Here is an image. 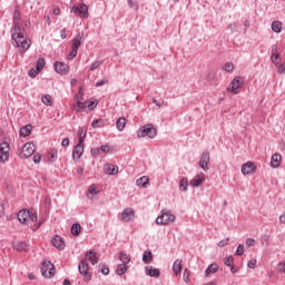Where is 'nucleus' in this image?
I'll use <instances>...</instances> for the list:
<instances>
[{
    "instance_id": "1",
    "label": "nucleus",
    "mask_w": 285,
    "mask_h": 285,
    "mask_svg": "<svg viewBox=\"0 0 285 285\" xmlns=\"http://www.w3.org/2000/svg\"><path fill=\"white\" fill-rule=\"evenodd\" d=\"M11 39L14 46L19 48L20 52H27L30 49V40L26 37V29L21 28V13L19 10H14L13 12Z\"/></svg>"
},
{
    "instance_id": "2",
    "label": "nucleus",
    "mask_w": 285,
    "mask_h": 285,
    "mask_svg": "<svg viewBox=\"0 0 285 285\" xmlns=\"http://www.w3.org/2000/svg\"><path fill=\"white\" fill-rule=\"evenodd\" d=\"M137 137L138 139H141L144 137H148L149 139H155V137H157V129L155 128V126H153V124H147L145 126H141L137 130Z\"/></svg>"
},
{
    "instance_id": "3",
    "label": "nucleus",
    "mask_w": 285,
    "mask_h": 285,
    "mask_svg": "<svg viewBox=\"0 0 285 285\" xmlns=\"http://www.w3.org/2000/svg\"><path fill=\"white\" fill-rule=\"evenodd\" d=\"M40 271L47 279L55 277V265L50 261H43Z\"/></svg>"
},
{
    "instance_id": "4",
    "label": "nucleus",
    "mask_w": 285,
    "mask_h": 285,
    "mask_svg": "<svg viewBox=\"0 0 285 285\" xmlns=\"http://www.w3.org/2000/svg\"><path fill=\"white\" fill-rule=\"evenodd\" d=\"M175 219H177L175 215L170 213H163L156 218V224H158V226H167L168 224H173Z\"/></svg>"
},
{
    "instance_id": "5",
    "label": "nucleus",
    "mask_w": 285,
    "mask_h": 285,
    "mask_svg": "<svg viewBox=\"0 0 285 285\" xmlns=\"http://www.w3.org/2000/svg\"><path fill=\"white\" fill-rule=\"evenodd\" d=\"M78 269L80 275H82L85 282H90L92 279V275L88 268V263L86 261H81L78 265Z\"/></svg>"
},
{
    "instance_id": "6",
    "label": "nucleus",
    "mask_w": 285,
    "mask_h": 285,
    "mask_svg": "<svg viewBox=\"0 0 285 285\" xmlns=\"http://www.w3.org/2000/svg\"><path fill=\"white\" fill-rule=\"evenodd\" d=\"M243 83L244 82H242V77L237 76L232 80L227 90L233 92V95H239V90H242Z\"/></svg>"
},
{
    "instance_id": "7",
    "label": "nucleus",
    "mask_w": 285,
    "mask_h": 285,
    "mask_svg": "<svg viewBox=\"0 0 285 285\" xmlns=\"http://www.w3.org/2000/svg\"><path fill=\"white\" fill-rule=\"evenodd\" d=\"M10 159V144L3 141L0 144V161L6 164Z\"/></svg>"
},
{
    "instance_id": "8",
    "label": "nucleus",
    "mask_w": 285,
    "mask_h": 285,
    "mask_svg": "<svg viewBox=\"0 0 285 285\" xmlns=\"http://www.w3.org/2000/svg\"><path fill=\"white\" fill-rule=\"evenodd\" d=\"M32 155H35V144L32 142L24 144L20 153V157L22 159H28V157H32Z\"/></svg>"
},
{
    "instance_id": "9",
    "label": "nucleus",
    "mask_w": 285,
    "mask_h": 285,
    "mask_svg": "<svg viewBox=\"0 0 285 285\" xmlns=\"http://www.w3.org/2000/svg\"><path fill=\"white\" fill-rule=\"evenodd\" d=\"M71 12L73 14H78L79 17H82L83 19H88V6L86 4H80V6H73L71 8Z\"/></svg>"
},
{
    "instance_id": "10",
    "label": "nucleus",
    "mask_w": 285,
    "mask_h": 285,
    "mask_svg": "<svg viewBox=\"0 0 285 285\" xmlns=\"http://www.w3.org/2000/svg\"><path fill=\"white\" fill-rule=\"evenodd\" d=\"M53 68L58 75H68L70 67L66 62L56 61Z\"/></svg>"
},
{
    "instance_id": "11",
    "label": "nucleus",
    "mask_w": 285,
    "mask_h": 285,
    "mask_svg": "<svg viewBox=\"0 0 285 285\" xmlns=\"http://www.w3.org/2000/svg\"><path fill=\"white\" fill-rule=\"evenodd\" d=\"M208 164H210V153L203 151L199 160V167L205 170V173L208 170Z\"/></svg>"
},
{
    "instance_id": "12",
    "label": "nucleus",
    "mask_w": 285,
    "mask_h": 285,
    "mask_svg": "<svg viewBox=\"0 0 285 285\" xmlns=\"http://www.w3.org/2000/svg\"><path fill=\"white\" fill-rule=\"evenodd\" d=\"M145 274L148 277H161V272L159 271V268L153 266H146Z\"/></svg>"
},
{
    "instance_id": "13",
    "label": "nucleus",
    "mask_w": 285,
    "mask_h": 285,
    "mask_svg": "<svg viewBox=\"0 0 285 285\" xmlns=\"http://www.w3.org/2000/svg\"><path fill=\"white\" fill-rule=\"evenodd\" d=\"M255 170H257V167H255V164H253V161H247L242 166L243 175H250V173H255Z\"/></svg>"
},
{
    "instance_id": "14",
    "label": "nucleus",
    "mask_w": 285,
    "mask_h": 285,
    "mask_svg": "<svg viewBox=\"0 0 285 285\" xmlns=\"http://www.w3.org/2000/svg\"><path fill=\"white\" fill-rule=\"evenodd\" d=\"M52 246H55V248H58V250H63L66 248V243L63 242V238H61V236L56 235L52 238Z\"/></svg>"
},
{
    "instance_id": "15",
    "label": "nucleus",
    "mask_w": 285,
    "mask_h": 285,
    "mask_svg": "<svg viewBox=\"0 0 285 285\" xmlns=\"http://www.w3.org/2000/svg\"><path fill=\"white\" fill-rule=\"evenodd\" d=\"M104 173H106V175H117V173H119V167L110 163H107L104 166Z\"/></svg>"
},
{
    "instance_id": "16",
    "label": "nucleus",
    "mask_w": 285,
    "mask_h": 285,
    "mask_svg": "<svg viewBox=\"0 0 285 285\" xmlns=\"http://www.w3.org/2000/svg\"><path fill=\"white\" fill-rule=\"evenodd\" d=\"M81 43H83V33H78L77 37L72 39L71 48L73 50H79Z\"/></svg>"
},
{
    "instance_id": "17",
    "label": "nucleus",
    "mask_w": 285,
    "mask_h": 285,
    "mask_svg": "<svg viewBox=\"0 0 285 285\" xmlns=\"http://www.w3.org/2000/svg\"><path fill=\"white\" fill-rule=\"evenodd\" d=\"M17 217L20 224H26L30 217V210L22 209L18 213Z\"/></svg>"
},
{
    "instance_id": "18",
    "label": "nucleus",
    "mask_w": 285,
    "mask_h": 285,
    "mask_svg": "<svg viewBox=\"0 0 285 285\" xmlns=\"http://www.w3.org/2000/svg\"><path fill=\"white\" fill-rule=\"evenodd\" d=\"M81 155H83V145L78 142L72 151V158L81 159Z\"/></svg>"
},
{
    "instance_id": "19",
    "label": "nucleus",
    "mask_w": 285,
    "mask_h": 285,
    "mask_svg": "<svg viewBox=\"0 0 285 285\" xmlns=\"http://www.w3.org/2000/svg\"><path fill=\"white\" fill-rule=\"evenodd\" d=\"M132 217H135V210L130 209V208H126L122 213H121V219L122 222H130V219H132Z\"/></svg>"
},
{
    "instance_id": "20",
    "label": "nucleus",
    "mask_w": 285,
    "mask_h": 285,
    "mask_svg": "<svg viewBox=\"0 0 285 285\" xmlns=\"http://www.w3.org/2000/svg\"><path fill=\"white\" fill-rule=\"evenodd\" d=\"M204 181H206V178L204 177V174H202L190 180V186H194V188H199V186L204 184Z\"/></svg>"
},
{
    "instance_id": "21",
    "label": "nucleus",
    "mask_w": 285,
    "mask_h": 285,
    "mask_svg": "<svg viewBox=\"0 0 285 285\" xmlns=\"http://www.w3.org/2000/svg\"><path fill=\"white\" fill-rule=\"evenodd\" d=\"M85 257L88 262H91L92 266H95V264L99 263V258H97V254L92 250H88L86 253Z\"/></svg>"
},
{
    "instance_id": "22",
    "label": "nucleus",
    "mask_w": 285,
    "mask_h": 285,
    "mask_svg": "<svg viewBox=\"0 0 285 285\" xmlns=\"http://www.w3.org/2000/svg\"><path fill=\"white\" fill-rule=\"evenodd\" d=\"M219 271V265L217 263L210 264L206 269H205V277H208L209 275H215Z\"/></svg>"
},
{
    "instance_id": "23",
    "label": "nucleus",
    "mask_w": 285,
    "mask_h": 285,
    "mask_svg": "<svg viewBox=\"0 0 285 285\" xmlns=\"http://www.w3.org/2000/svg\"><path fill=\"white\" fill-rule=\"evenodd\" d=\"M281 164H282V155L274 154L271 160L272 168H279Z\"/></svg>"
},
{
    "instance_id": "24",
    "label": "nucleus",
    "mask_w": 285,
    "mask_h": 285,
    "mask_svg": "<svg viewBox=\"0 0 285 285\" xmlns=\"http://www.w3.org/2000/svg\"><path fill=\"white\" fill-rule=\"evenodd\" d=\"M73 110H76V112H86V110H88V101L83 102L81 100H78Z\"/></svg>"
},
{
    "instance_id": "25",
    "label": "nucleus",
    "mask_w": 285,
    "mask_h": 285,
    "mask_svg": "<svg viewBox=\"0 0 285 285\" xmlns=\"http://www.w3.org/2000/svg\"><path fill=\"white\" fill-rule=\"evenodd\" d=\"M149 181H150V178H148V176H142L136 180V185L141 188H147Z\"/></svg>"
},
{
    "instance_id": "26",
    "label": "nucleus",
    "mask_w": 285,
    "mask_h": 285,
    "mask_svg": "<svg viewBox=\"0 0 285 285\" xmlns=\"http://www.w3.org/2000/svg\"><path fill=\"white\" fill-rule=\"evenodd\" d=\"M32 131V125H26L19 131L20 137H30V132Z\"/></svg>"
},
{
    "instance_id": "27",
    "label": "nucleus",
    "mask_w": 285,
    "mask_h": 285,
    "mask_svg": "<svg viewBox=\"0 0 285 285\" xmlns=\"http://www.w3.org/2000/svg\"><path fill=\"white\" fill-rule=\"evenodd\" d=\"M272 30H273V32H276V35H279V32H282V30H283L282 21H279V20L273 21Z\"/></svg>"
},
{
    "instance_id": "28",
    "label": "nucleus",
    "mask_w": 285,
    "mask_h": 285,
    "mask_svg": "<svg viewBox=\"0 0 285 285\" xmlns=\"http://www.w3.org/2000/svg\"><path fill=\"white\" fill-rule=\"evenodd\" d=\"M128 271V265L125 263L118 264L116 267V274L118 275H126V272Z\"/></svg>"
},
{
    "instance_id": "29",
    "label": "nucleus",
    "mask_w": 285,
    "mask_h": 285,
    "mask_svg": "<svg viewBox=\"0 0 285 285\" xmlns=\"http://www.w3.org/2000/svg\"><path fill=\"white\" fill-rule=\"evenodd\" d=\"M144 264H150L153 262V252L149 249L145 250L142 254Z\"/></svg>"
},
{
    "instance_id": "30",
    "label": "nucleus",
    "mask_w": 285,
    "mask_h": 285,
    "mask_svg": "<svg viewBox=\"0 0 285 285\" xmlns=\"http://www.w3.org/2000/svg\"><path fill=\"white\" fill-rule=\"evenodd\" d=\"M43 68H46V59L39 58L36 61V70H37V72H41L43 70Z\"/></svg>"
},
{
    "instance_id": "31",
    "label": "nucleus",
    "mask_w": 285,
    "mask_h": 285,
    "mask_svg": "<svg viewBox=\"0 0 285 285\" xmlns=\"http://www.w3.org/2000/svg\"><path fill=\"white\" fill-rule=\"evenodd\" d=\"M127 6L135 12L139 11V0H127Z\"/></svg>"
},
{
    "instance_id": "32",
    "label": "nucleus",
    "mask_w": 285,
    "mask_h": 285,
    "mask_svg": "<svg viewBox=\"0 0 285 285\" xmlns=\"http://www.w3.org/2000/svg\"><path fill=\"white\" fill-rule=\"evenodd\" d=\"M87 129H83V128H79L78 129V137H79V141L78 144H82L86 141V135H87Z\"/></svg>"
},
{
    "instance_id": "33",
    "label": "nucleus",
    "mask_w": 285,
    "mask_h": 285,
    "mask_svg": "<svg viewBox=\"0 0 285 285\" xmlns=\"http://www.w3.org/2000/svg\"><path fill=\"white\" fill-rule=\"evenodd\" d=\"M181 261L177 259L174 262V265H173V272L175 273V275H179V273H181Z\"/></svg>"
},
{
    "instance_id": "34",
    "label": "nucleus",
    "mask_w": 285,
    "mask_h": 285,
    "mask_svg": "<svg viewBox=\"0 0 285 285\" xmlns=\"http://www.w3.org/2000/svg\"><path fill=\"white\" fill-rule=\"evenodd\" d=\"M116 127L119 132H121L126 128V118L121 117L116 121Z\"/></svg>"
},
{
    "instance_id": "35",
    "label": "nucleus",
    "mask_w": 285,
    "mask_h": 285,
    "mask_svg": "<svg viewBox=\"0 0 285 285\" xmlns=\"http://www.w3.org/2000/svg\"><path fill=\"white\" fill-rule=\"evenodd\" d=\"M119 261L121 262V264H130V256L124 252L119 253Z\"/></svg>"
},
{
    "instance_id": "36",
    "label": "nucleus",
    "mask_w": 285,
    "mask_h": 285,
    "mask_svg": "<svg viewBox=\"0 0 285 285\" xmlns=\"http://www.w3.org/2000/svg\"><path fill=\"white\" fill-rule=\"evenodd\" d=\"M81 233V225L79 223H76L71 226V235L77 237Z\"/></svg>"
},
{
    "instance_id": "37",
    "label": "nucleus",
    "mask_w": 285,
    "mask_h": 285,
    "mask_svg": "<svg viewBox=\"0 0 285 285\" xmlns=\"http://www.w3.org/2000/svg\"><path fill=\"white\" fill-rule=\"evenodd\" d=\"M179 189L183 190V193H186L188 190V178L180 179Z\"/></svg>"
},
{
    "instance_id": "38",
    "label": "nucleus",
    "mask_w": 285,
    "mask_h": 285,
    "mask_svg": "<svg viewBox=\"0 0 285 285\" xmlns=\"http://www.w3.org/2000/svg\"><path fill=\"white\" fill-rule=\"evenodd\" d=\"M42 104H45V106H52V96L50 95H43L41 98Z\"/></svg>"
},
{
    "instance_id": "39",
    "label": "nucleus",
    "mask_w": 285,
    "mask_h": 285,
    "mask_svg": "<svg viewBox=\"0 0 285 285\" xmlns=\"http://www.w3.org/2000/svg\"><path fill=\"white\" fill-rule=\"evenodd\" d=\"M16 250H28V243L19 242L14 245Z\"/></svg>"
},
{
    "instance_id": "40",
    "label": "nucleus",
    "mask_w": 285,
    "mask_h": 285,
    "mask_svg": "<svg viewBox=\"0 0 285 285\" xmlns=\"http://www.w3.org/2000/svg\"><path fill=\"white\" fill-rule=\"evenodd\" d=\"M92 128H104V120L102 119H96L91 122Z\"/></svg>"
},
{
    "instance_id": "41",
    "label": "nucleus",
    "mask_w": 285,
    "mask_h": 285,
    "mask_svg": "<svg viewBox=\"0 0 285 285\" xmlns=\"http://www.w3.org/2000/svg\"><path fill=\"white\" fill-rule=\"evenodd\" d=\"M223 70H225V72H233V70H235V65H233V62H226Z\"/></svg>"
},
{
    "instance_id": "42",
    "label": "nucleus",
    "mask_w": 285,
    "mask_h": 285,
    "mask_svg": "<svg viewBox=\"0 0 285 285\" xmlns=\"http://www.w3.org/2000/svg\"><path fill=\"white\" fill-rule=\"evenodd\" d=\"M224 264H225V266L230 267V266L235 265V258H233V256H228L225 258Z\"/></svg>"
},
{
    "instance_id": "43",
    "label": "nucleus",
    "mask_w": 285,
    "mask_h": 285,
    "mask_svg": "<svg viewBox=\"0 0 285 285\" xmlns=\"http://www.w3.org/2000/svg\"><path fill=\"white\" fill-rule=\"evenodd\" d=\"M49 155H50L49 161H55V160L57 159V157H58V151H57V149H51V150L49 151Z\"/></svg>"
},
{
    "instance_id": "44",
    "label": "nucleus",
    "mask_w": 285,
    "mask_h": 285,
    "mask_svg": "<svg viewBox=\"0 0 285 285\" xmlns=\"http://www.w3.org/2000/svg\"><path fill=\"white\" fill-rule=\"evenodd\" d=\"M99 66H101V61L96 60V61H94V62L91 63L89 70H90V71L97 70V68H99Z\"/></svg>"
},
{
    "instance_id": "45",
    "label": "nucleus",
    "mask_w": 285,
    "mask_h": 285,
    "mask_svg": "<svg viewBox=\"0 0 285 285\" xmlns=\"http://www.w3.org/2000/svg\"><path fill=\"white\" fill-rule=\"evenodd\" d=\"M235 255H236L237 257L244 255V245H242V244L238 245V247H237V249H236V252H235Z\"/></svg>"
},
{
    "instance_id": "46",
    "label": "nucleus",
    "mask_w": 285,
    "mask_h": 285,
    "mask_svg": "<svg viewBox=\"0 0 285 285\" xmlns=\"http://www.w3.org/2000/svg\"><path fill=\"white\" fill-rule=\"evenodd\" d=\"M88 193H90V195H98L99 194V191L97 190V187H95V185L89 186Z\"/></svg>"
},
{
    "instance_id": "47",
    "label": "nucleus",
    "mask_w": 285,
    "mask_h": 285,
    "mask_svg": "<svg viewBox=\"0 0 285 285\" xmlns=\"http://www.w3.org/2000/svg\"><path fill=\"white\" fill-rule=\"evenodd\" d=\"M183 279L186 284H188V282H190V274H188V269H185Z\"/></svg>"
},
{
    "instance_id": "48",
    "label": "nucleus",
    "mask_w": 285,
    "mask_h": 285,
    "mask_svg": "<svg viewBox=\"0 0 285 285\" xmlns=\"http://www.w3.org/2000/svg\"><path fill=\"white\" fill-rule=\"evenodd\" d=\"M227 30H229L232 33L235 32V30H237V22L229 23L227 26Z\"/></svg>"
},
{
    "instance_id": "49",
    "label": "nucleus",
    "mask_w": 285,
    "mask_h": 285,
    "mask_svg": "<svg viewBox=\"0 0 285 285\" xmlns=\"http://www.w3.org/2000/svg\"><path fill=\"white\" fill-rule=\"evenodd\" d=\"M228 242H230V238L223 239L218 243L219 248H224V246H228Z\"/></svg>"
},
{
    "instance_id": "50",
    "label": "nucleus",
    "mask_w": 285,
    "mask_h": 285,
    "mask_svg": "<svg viewBox=\"0 0 285 285\" xmlns=\"http://www.w3.org/2000/svg\"><path fill=\"white\" fill-rule=\"evenodd\" d=\"M87 108L89 110H95V108H97V102H95V101H87Z\"/></svg>"
},
{
    "instance_id": "51",
    "label": "nucleus",
    "mask_w": 285,
    "mask_h": 285,
    "mask_svg": "<svg viewBox=\"0 0 285 285\" xmlns=\"http://www.w3.org/2000/svg\"><path fill=\"white\" fill-rule=\"evenodd\" d=\"M278 273H285V262H281L277 266Z\"/></svg>"
},
{
    "instance_id": "52",
    "label": "nucleus",
    "mask_w": 285,
    "mask_h": 285,
    "mask_svg": "<svg viewBox=\"0 0 285 285\" xmlns=\"http://www.w3.org/2000/svg\"><path fill=\"white\" fill-rule=\"evenodd\" d=\"M62 148H68L70 146V138H63L61 141Z\"/></svg>"
},
{
    "instance_id": "53",
    "label": "nucleus",
    "mask_w": 285,
    "mask_h": 285,
    "mask_svg": "<svg viewBox=\"0 0 285 285\" xmlns=\"http://www.w3.org/2000/svg\"><path fill=\"white\" fill-rule=\"evenodd\" d=\"M77 52H79V50L72 49L71 52L68 55V59H75V57H77Z\"/></svg>"
},
{
    "instance_id": "54",
    "label": "nucleus",
    "mask_w": 285,
    "mask_h": 285,
    "mask_svg": "<svg viewBox=\"0 0 285 285\" xmlns=\"http://www.w3.org/2000/svg\"><path fill=\"white\" fill-rule=\"evenodd\" d=\"M29 77H31V79H35V77H37V75H39V71H37V69H31L28 72Z\"/></svg>"
},
{
    "instance_id": "55",
    "label": "nucleus",
    "mask_w": 285,
    "mask_h": 285,
    "mask_svg": "<svg viewBox=\"0 0 285 285\" xmlns=\"http://www.w3.org/2000/svg\"><path fill=\"white\" fill-rule=\"evenodd\" d=\"M29 219H31V222H37L39 219V216L36 214V212H30Z\"/></svg>"
},
{
    "instance_id": "56",
    "label": "nucleus",
    "mask_w": 285,
    "mask_h": 285,
    "mask_svg": "<svg viewBox=\"0 0 285 285\" xmlns=\"http://www.w3.org/2000/svg\"><path fill=\"white\" fill-rule=\"evenodd\" d=\"M247 266L248 268H255V266H257V259H250Z\"/></svg>"
},
{
    "instance_id": "57",
    "label": "nucleus",
    "mask_w": 285,
    "mask_h": 285,
    "mask_svg": "<svg viewBox=\"0 0 285 285\" xmlns=\"http://www.w3.org/2000/svg\"><path fill=\"white\" fill-rule=\"evenodd\" d=\"M106 83H108V79L102 78L100 81H98L96 83L97 88L101 87V86H106Z\"/></svg>"
},
{
    "instance_id": "58",
    "label": "nucleus",
    "mask_w": 285,
    "mask_h": 285,
    "mask_svg": "<svg viewBox=\"0 0 285 285\" xmlns=\"http://www.w3.org/2000/svg\"><path fill=\"white\" fill-rule=\"evenodd\" d=\"M272 63H276L277 65V59H279V53H272Z\"/></svg>"
},
{
    "instance_id": "59",
    "label": "nucleus",
    "mask_w": 285,
    "mask_h": 285,
    "mask_svg": "<svg viewBox=\"0 0 285 285\" xmlns=\"http://www.w3.org/2000/svg\"><path fill=\"white\" fill-rule=\"evenodd\" d=\"M285 73V63H282L278 66V75H284Z\"/></svg>"
},
{
    "instance_id": "60",
    "label": "nucleus",
    "mask_w": 285,
    "mask_h": 285,
    "mask_svg": "<svg viewBox=\"0 0 285 285\" xmlns=\"http://www.w3.org/2000/svg\"><path fill=\"white\" fill-rule=\"evenodd\" d=\"M33 163L40 164V163H41V155L36 154V155L33 156Z\"/></svg>"
},
{
    "instance_id": "61",
    "label": "nucleus",
    "mask_w": 285,
    "mask_h": 285,
    "mask_svg": "<svg viewBox=\"0 0 285 285\" xmlns=\"http://www.w3.org/2000/svg\"><path fill=\"white\" fill-rule=\"evenodd\" d=\"M100 150H101L102 153H110V147H109L108 145H102V146L100 147Z\"/></svg>"
},
{
    "instance_id": "62",
    "label": "nucleus",
    "mask_w": 285,
    "mask_h": 285,
    "mask_svg": "<svg viewBox=\"0 0 285 285\" xmlns=\"http://www.w3.org/2000/svg\"><path fill=\"white\" fill-rule=\"evenodd\" d=\"M100 273H102V275H110V268H108V267H102V268L100 269Z\"/></svg>"
},
{
    "instance_id": "63",
    "label": "nucleus",
    "mask_w": 285,
    "mask_h": 285,
    "mask_svg": "<svg viewBox=\"0 0 285 285\" xmlns=\"http://www.w3.org/2000/svg\"><path fill=\"white\" fill-rule=\"evenodd\" d=\"M246 246H248V247L255 246V239L248 238V239L246 240Z\"/></svg>"
},
{
    "instance_id": "64",
    "label": "nucleus",
    "mask_w": 285,
    "mask_h": 285,
    "mask_svg": "<svg viewBox=\"0 0 285 285\" xmlns=\"http://www.w3.org/2000/svg\"><path fill=\"white\" fill-rule=\"evenodd\" d=\"M279 223L285 224V213L279 216Z\"/></svg>"
}]
</instances>
